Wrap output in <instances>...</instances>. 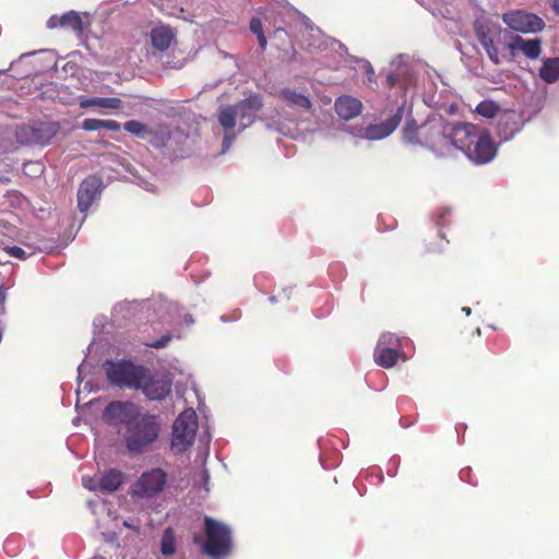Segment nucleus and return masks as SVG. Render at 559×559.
<instances>
[{"instance_id": "obj_1", "label": "nucleus", "mask_w": 559, "mask_h": 559, "mask_svg": "<svg viewBox=\"0 0 559 559\" xmlns=\"http://www.w3.org/2000/svg\"><path fill=\"white\" fill-rule=\"evenodd\" d=\"M109 425H121L123 443L132 455L148 452L160 435V420L157 415L141 412L132 402L109 403L103 414Z\"/></svg>"}, {"instance_id": "obj_2", "label": "nucleus", "mask_w": 559, "mask_h": 559, "mask_svg": "<svg viewBox=\"0 0 559 559\" xmlns=\"http://www.w3.org/2000/svg\"><path fill=\"white\" fill-rule=\"evenodd\" d=\"M204 533L206 540L203 551L213 559H221L231 551V531L226 524L210 516L204 519Z\"/></svg>"}, {"instance_id": "obj_3", "label": "nucleus", "mask_w": 559, "mask_h": 559, "mask_svg": "<svg viewBox=\"0 0 559 559\" xmlns=\"http://www.w3.org/2000/svg\"><path fill=\"white\" fill-rule=\"evenodd\" d=\"M104 369L110 384L119 388L139 390L145 377V367L136 366L130 360H107Z\"/></svg>"}, {"instance_id": "obj_4", "label": "nucleus", "mask_w": 559, "mask_h": 559, "mask_svg": "<svg viewBox=\"0 0 559 559\" xmlns=\"http://www.w3.org/2000/svg\"><path fill=\"white\" fill-rule=\"evenodd\" d=\"M449 123L441 116H431L421 123V145L438 156L449 154Z\"/></svg>"}, {"instance_id": "obj_5", "label": "nucleus", "mask_w": 559, "mask_h": 559, "mask_svg": "<svg viewBox=\"0 0 559 559\" xmlns=\"http://www.w3.org/2000/svg\"><path fill=\"white\" fill-rule=\"evenodd\" d=\"M197 429V414L192 408H187L174 423L171 450L177 453L187 451L195 439Z\"/></svg>"}, {"instance_id": "obj_6", "label": "nucleus", "mask_w": 559, "mask_h": 559, "mask_svg": "<svg viewBox=\"0 0 559 559\" xmlns=\"http://www.w3.org/2000/svg\"><path fill=\"white\" fill-rule=\"evenodd\" d=\"M411 104H408L407 99L405 98L396 108V111L389 117L385 121L381 123L376 124H369L365 129H353L352 128V135L360 138V139H367L371 141H379L383 140L386 136H389L393 131L399 127V124L402 121V118L411 112Z\"/></svg>"}, {"instance_id": "obj_7", "label": "nucleus", "mask_w": 559, "mask_h": 559, "mask_svg": "<svg viewBox=\"0 0 559 559\" xmlns=\"http://www.w3.org/2000/svg\"><path fill=\"white\" fill-rule=\"evenodd\" d=\"M373 357L376 364L383 368H392L399 360L405 361L407 358L403 350V340L391 332L382 333L374 348Z\"/></svg>"}, {"instance_id": "obj_8", "label": "nucleus", "mask_w": 559, "mask_h": 559, "mask_svg": "<svg viewBox=\"0 0 559 559\" xmlns=\"http://www.w3.org/2000/svg\"><path fill=\"white\" fill-rule=\"evenodd\" d=\"M59 131L57 122L35 121L16 130V139L23 145H47Z\"/></svg>"}, {"instance_id": "obj_9", "label": "nucleus", "mask_w": 559, "mask_h": 559, "mask_svg": "<svg viewBox=\"0 0 559 559\" xmlns=\"http://www.w3.org/2000/svg\"><path fill=\"white\" fill-rule=\"evenodd\" d=\"M167 483V473L155 467L144 472L131 488V495L140 498H153L160 493Z\"/></svg>"}, {"instance_id": "obj_10", "label": "nucleus", "mask_w": 559, "mask_h": 559, "mask_svg": "<svg viewBox=\"0 0 559 559\" xmlns=\"http://www.w3.org/2000/svg\"><path fill=\"white\" fill-rule=\"evenodd\" d=\"M475 165L490 163L497 155V145L485 130H480L464 153Z\"/></svg>"}, {"instance_id": "obj_11", "label": "nucleus", "mask_w": 559, "mask_h": 559, "mask_svg": "<svg viewBox=\"0 0 559 559\" xmlns=\"http://www.w3.org/2000/svg\"><path fill=\"white\" fill-rule=\"evenodd\" d=\"M386 82L390 87L402 88L405 96L412 92L415 86V78L411 66L405 61L403 56H397L391 61L390 70L386 74Z\"/></svg>"}, {"instance_id": "obj_12", "label": "nucleus", "mask_w": 559, "mask_h": 559, "mask_svg": "<svg viewBox=\"0 0 559 559\" xmlns=\"http://www.w3.org/2000/svg\"><path fill=\"white\" fill-rule=\"evenodd\" d=\"M502 21L514 32L537 33L545 26L544 21L536 14L522 10H513L503 13Z\"/></svg>"}, {"instance_id": "obj_13", "label": "nucleus", "mask_w": 559, "mask_h": 559, "mask_svg": "<svg viewBox=\"0 0 559 559\" xmlns=\"http://www.w3.org/2000/svg\"><path fill=\"white\" fill-rule=\"evenodd\" d=\"M480 131L476 126L472 123H449V154L454 150H460L465 153L474 138Z\"/></svg>"}, {"instance_id": "obj_14", "label": "nucleus", "mask_w": 559, "mask_h": 559, "mask_svg": "<svg viewBox=\"0 0 559 559\" xmlns=\"http://www.w3.org/2000/svg\"><path fill=\"white\" fill-rule=\"evenodd\" d=\"M103 180L96 175L86 177L78 190V207L85 213L90 210L96 198L100 194Z\"/></svg>"}, {"instance_id": "obj_15", "label": "nucleus", "mask_w": 559, "mask_h": 559, "mask_svg": "<svg viewBox=\"0 0 559 559\" xmlns=\"http://www.w3.org/2000/svg\"><path fill=\"white\" fill-rule=\"evenodd\" d=\"M140 389L147 399L160 401L170 393L171 384L163 377L153 376L150 370L145 368V377L141 380Z\"/></svg>"}, {"instance_id": "obj_16", "label": "nucleus", "mask_w": 559, "mask_h": 559, "mask_svg": "<svg viewBox=\"0 0 559 559\" xmlns=\"http://www.w3.org/2000/svg\"><path fill=\"white\" fill-rule=\"evenodd\" d=\"M234 106L237 109L240 129L245 130L254 122L255 117L261 110L263 104L261 97L253 95L243 100H240Z\"/></svg>"}, {"instance_id": "obj_17", "label": "nucleus", "mask_w": 559, "mask_h": 559, "mask_svg": "<svg viewBox=\"0 0 559 559\" xmlns=\"http://www.w3.org/2000/svg\"><path fill=\"white\" fill-rule=\"evenodd\" d=\"M508 49L512 56H515L518 51H521L526 58L535 60L540 56L542 40L538 38L524 39L516 35L508 44Z\"/></svg>"}, {"instance_id": "obj_18", "label": "nucleus", "mask_w": 559, "mask_h": 559, "mask_svg": "<svg viewBox=\"0 0 559 559\" xmlns=\"http://www.w3.org/2000/svg\"><path fill=\"white\" fill-rule=\"evenodd\" d=\"M175 32L166 25H158L151 29L150 37L154 48L159 51L168 49L175 39Z\"/></svg>"}, {"instance_id": "obj_19", "label": "nucleus", "mask_w": 559, "mask_h": 559, "mask_svg": "<svg viewBox=\"0 0 559 559\" xmlns=\"http://www.w3.org/2000/svg\"><path fill=\"white\" fill-rule=\"evenodd\" d=\"M124 480V474L117 469L110 468L99 477L100 492H114L119 489Z\"/></svg>"}, {"instance_id": "obj_20", "label": "nucleus", "mask_w": 559, "mask_h": 559, "mask_svg": "<svg viewBox=\"0 0 559 559\" xmlns=\"http://www.w3.org/2000/svg\"><path fill=\"white\" fill-rule=\"evenodd\" d=\"M352 71H354L356 75L361 74L365 76L364 84L373 88V85H376V73L368 60L352 56Z\"/></svg>"}, {"instance_id": "obj_21", "label": "nucleus", "mask_w": 559, "mask_h": 559, "mask_svg": "<svg viewBox=\"0 0 559 559\" xmlns=\"http://www.w3.org/2000/svg\"><path fill=\"white\" fill-rule=\"evenodd\" d=\"M237 109L234 105L221 106L217 111V120L225 131H230L236 126Z\"/></svg>"}, {"instance_id": "obj_22", "label": "nucleus", "mask_w": 559, "mask_h": 559, "mask_svg": "<svg viewBox=\"0 0 559 559\" xmlns=\"http://www.w3.org/2000/svg\"><path fill=\"white\" fill-rule=\"evenodd\" d=\"M539 76L547 83H554L559 79V58H547L539 69Z\"/></svg>"}, {"instance_id": "obj_23", "label": "nucleus", "mask_w": 559, "mask_h": 559, "mask_svg": "<svg viewBox=\"0 0 559 559\" xmlns=\"http://www.w3.org/2000/svg\"><path fill=\"white\" fill-rule=\"evenodd\" d=\"M283 99L292 106H296L304 109H310L312 104L308 96L296 92L295 90L284 88L281 91Z\"/></svg>"}, {"instance_id": "obj_24", "label": "nucleus", "mask_w": 559, "mask_h": 559, "mask_svg": "<svg viewBox=\"0 0 559 559\" xmlns=\"http://www.w3.org/2000/svg\"><path fill=\"white\" fill-rule=\"evenodd\" d=\"M82 129L84 131H96L99 129H107L110 131H119L121 124L116 120H100L94 118L84 119L82 122Z\"/></svg>"}, {"instance_id": "obj_25", "label": "nucleus", "mask_w": 559, "mask_h": 559, "mask_svg": "<svg viewBox=\"0 0 559 559\" xmlns=\"http://www.w3.org/2000/svg\"><path fill=\"white\" fill-rule=\"evenodd\" d=\"M403 140L413 145H421V124L418 126L414 119H408L403 128Z\"/></svg>"}, {"instance_id": "obj_26", "label": "nucleus", "mask_w": 559, "mask_h": 559, "mask_svg": "<svg viewBox=\"0 0 559 559\" xmlns=\"http://www.w3.org/2000/svg\"><path fill=\"white\" fill-rule=\"evenodd\" d=\"M122 102L118 97H92L81 103V106L86 107H102L109 109H119Z\"/></svg>"}, {"instance_id": "obj_27", "label": "nucleus", "mask_w": 559, "mask_h": 559, "mask_svg": "<svg viewBox=\"0 0 559 559\" xmlns=\"http://www.w3.org/2000/svg\"><path fill=\"white\" fill-rule=\"evenodd\" d=\"M477 38H478L480 45L486 50V53H487L488 58L492 61V63L499 64L500 63L499 51L493 44V39L483 29L477 31Z\"/></svg>"}, {"instance_id": "obj_28", "label": "nucleus", "mask_w": 559, "mask_h": 559, "mask_svg": "<svg viewBox=\"0 0 559 559\" xmlns=\"http://www.w3.org/2000/svg\"><path fill=\"white\" fill-rule=\"evenodd\" d=\"M61 27L70 28L78 34L83 32V21L75 11H69L61 15Z\"/></svg>"}, {"instance_id": "obj_29", "label": "nucleus", "mask_w": 559, "mask_h": 559, "mask_svg": "<svg viewBox=\"0 0 559 559\" xmlns=\"http://www.w3.org/2000/svg\"><path fill=\"white\" fill-rule=\"evenodd\" d=\"M148 135L152 136L150 143L155 147H164L167 145L171 138V131L165 127L160 126L156 130H150Z\"/></svg>"}, {"instance_id": "obj_30", "label": "nucleus", "mask_w": 559, "mask_h": 559, "mask_svg": "<svg viewBox=\"0 0 559 559\" xmlns=\"http://www.w3.org/2000/svg\"><path fill=\"white\" fill-rule=\"evenodd\" d=\"M176 551V537L174 530L171 527H167L164 531L162 542H160V552L164 556H173Z\"/></svg>"}, {"instance_id": "obj_31", "label": "nucleus", "mask_w": 559, "mask_h": 559, "mask_svg": "<svg viewBox=\"0 0 559 559\" xmlns=\"http://www.w3.org/2000/svg\"><path fill=\"white\" fill-rule=\"evenodd\" d=\"M249 27H250V31L257 35V38H258V41H259V45H260V48L262 50L265 49L266 47V44H267V40H266V37L263 33V25H262V21L259 19V17H255L253 16L251 20H250V24H249Z\"/></svg>"}, {"instance_id": "obj_32", "label": "nucleus", "mask_w": 559, "mask_h": 559, "mask_svg": "<svg viewBox=\"0 0 559 559\" xmlns=\"http://www.w3.org/2000/svg\"><path fill=\"white\" fill-rule=\"evenodd\" d=\"M123 128L129 133L139 136L144 138L145 135H148L150 129L146 124H144L141 121L138 120H129L123 124Z\"/></svg>"}, {"instance_id": "obj_33", "label": "nucleus", "mask_w": 559, "mask_h": 559, "mask_svg": "<svg viewBox=\"0 0 559 559\" xmlns=\"http://www.w3.org/2000/svg\"><path fill=\"white\" fill-rule=\"evenodd\" d=\"M499 107L491 100H484L476 107V112L485 118H492L497 115Z\"/></svg>"}, {"instance_id": "obj_34", "label": "nucleus", "mask_w": 559, "mask_h": 559, "mask_svg": "<svg viewBox=\"0 0 559 559\" xmlns=\"http://www.w3.org/2000/svg\"><path fill=\"white\" fill-rule=\"evenodd\" d=\"M335 110L340 118L349 120V96H340L335 102Z\"/></svg>"}, {"instance_id": "obj_35", "label": "nucleus", "mask_w": 559, "mask_h": 559, "mask_svg": "<svg viewBox=\"0 0 559 559\" xmlns=\"http://www.w3.org/2000/svg\"><path fill=\"white\" fill-rule=\"evenodd\" d=\"M171 338H173L171 334H165L156 341L146 342L145 346H147L150 348L160 349V348L166 347L169 344V342L171 341Z\"/></svg>"}, {"instance_id": "obj_36", "label": "nucleus", "mask_w": 559, "mask_h": 559, "mask_svg": "<svg viewBox=\"0 0 559 559\" xmlns=\"http://www.w3.org/2000/svg\"><path fill=\"white\" fill-rule=\"evenodd\" d=\"M82 484L90 491H100L99 478L83 476Z\"/></svg>"}, {"instance_id": "obj_37", "label": "nucleus", "mask_w": 559, "mask_h": 559, "mask_svg": "<svg viewBox=\"0 0 559 559\" xmlns=\"http://www.w3.org/2000/svg\"><path fill=\"white\" fill-rule=\"evenodd\" d=\"M5 251L14 257V258H17V259H21V260H24L26 258V252L24 249H22L21 247H17V246H12V247H8L5 248Z\"/></svg>"}, {"instance_id": "obj_38", "label": "nucleus", "mask_w": 559, "mask_h": 559, "mask_svg": "<svg viewBox=\"0 0 559 559\" xmlns=\"http://www.w3.org/2000/svg\"><path fill=\"white\" fill-rule=\"evenodd\" d=\"M451 213L450 206H442L437 211V224L438 225H444L445 224V216Z\"/></svg>"}, {"instance_id": "obj_39", "label": "nucleus", "mask_w": 559, "mask_h": 559, "mask_svg": "<svg viewBox=\"0 0 559 559\" xmlns=\"http://www.w3.org/2000/svg\"><path fill=\"white\" fill-rule=\"evenodd\" d=\"M362 104L359 99L352 97V118L361 114Z\"/></svg>"}, {"instance_id": "obj_40", "label": "nucleus", "mask_w": 559, "mask_h": 559, "mask_svg": "<svg viewBox=\"0 0 559 559\" xmlns=\"http://www.w3.org/2000/svg\"><path fill=\"white\" fill-rule=\"evenodd\" d=\"M61 16L52 15L47 21V27L50 29L61 27Z\"/></svg>"}, {"instance_id": "obj_41", "label": "nucleus", "mask_w": 559, "mask_h": 559, "mask_svg": "<svg viewBox=\"0 0 559 559\" xmlns=\"http://www.w3.org/2000/svg\"><path fill=\"white\" fill-rule=\"evenodd\" d=\"M229 131H226L225 135H224V139H223V151H227L231 143L235 141V134H229L228 133Z\"/></svg>"}, {"instance_id": "obj_42", "label": "nucleus", "mask_w": 559, "mask_h": 559, "mask_svg": "<svg viewBox=\"0 0 559 559\" xmlns=\"http://www.w3.org/2000/svg\"><path fill=\"white\" fill-rule=\"evenodd\" d=\"M7 299L5 288L0 286V305H3Z\"/></svg>"}, {"instance_id": "obj_43", "label": "nucleus", "mask_w": 559, "mask_h": 559, "mask_svg": "<svg viewBox=\"0 0 559 559\" xmlns=\"http://www.w3.org/2000/svg\"><path fill=\"white\" fill-rule=\"evenodd\" d=\"M518 131H519V128H518V127H516V128H514V129L510 132V134H509V135H504V136H503V141H508V140H510V139H511V138H512V136H513Z\"/></svg>"}, {"instance_id": "obj_44", "label": "nucleus", "mask_w": 559, "mask_h": 559, "mask_svg": "<svg viewBox=\"0 0 559 559\" xmlns=\"http://www.w3.org/2000/svg\"><path fill=\"white\" fill-rule=\"evenodd\" d=\"M462 312H464L466 316H469V314H471V308H468V307H463V308H462Z\"/></svg>"}, {"instance_id": "obj_45", "label": "nucleus", "mask_w": 559, "mask_h": 559, "mask_svg": "<svg viewBox=\"0 0 559 559\" xmlns=\"http://www.w3.org/2000/svg\"><path fill=\"white\" fill-rule=\"evenodd\" d=\"M395 224V221L392 219V223L389 227H392Z\"/></svg>"}]
</instances>
